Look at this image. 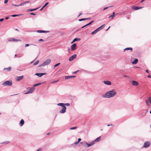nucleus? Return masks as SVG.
<instances>
[{"instance_id":"obj_1","label":"nucleus","mask_w":151,"mask_h":151,"mask_svg":"<svg viewBox=\"0 0 151 151\" xmlns=\"http://www.w3.org/2000/svg\"><path fill=\"white\" fill-rule=\"evenodd\" d=\"M116 94L114 90H112L107 92L106 94V96L107 98H110L115 96Z\"/></svg>"},{"instance_id":"obj_2","label":"nucleus","mask_w":151,"mask_h":151,"mask_svg":"<svg viewBox=\"0 0 151 151\" xmlns=\"http://www.w3.org/2000/svg\"><path fill=\"white\" fill-rule=\"evenodd\" d=\"M81 143L83 146L87 147H90L93 145V142H91L89 144H88L86 142H81Z\"/></svg>"},{"instance_id":"obj_3","label":"nucleus","mask_w":151,"mask_h":151,"mask_svg":"<svg viewBox=\"0 0 151 151\" xmlns=\"http://www.w3.org/2000/svg\"><path fill=\"white\" fill-rule=\"evenodd\" d=\"M51 60L48 59L45 60L43 63L41 64L39 66H44L45 65H48L51 62Z\"/></svg>"},{"instance_id":"obj_4","label":"nucleus","mask_w":151,"mask_h":151,"mask_svg":"<svg viewBox=\"0 0 151 151\" xmlns=\"http://www.w3.org/2000/svg\"><path fill=\"white\" fill-rule=\"evenodd\" d=\"M3 86H6L7 85L11 86L12 85V82L11 81H7L4 82L2 84Z\"/></svg>"},{"instance_id":"obj_5","label":"nucleus","mask_w":151,"mask_h":151,"mask_svg":"<svg viewBox=\"0 0 151 151\" xmlns=\"http://www.w3.org/2000/svg\"><path fill=\"white\" fill-rule=\"evenodd\" d=\"M150 144L151 143L150 142H146L144 144L143 147H147L150 146Z\"/></svg>"},{"instance_id":"obj_6","label":"nucleus","mask_w":151,"mask_h":151,"mask_svg":"<svg viewBox=\"0 0 151 151\" xmlns=\"http://www.w3.org/2000/svg\"><path fill=\"white\" fill-rule=\"evenodd\" d=\"M35 87H32L30 88V89H29V90L26 93H25V94H27L28 93H32L35 90Z\"/></svg>"},{"instance_id":"obj_7","label":"nucleus","mask_w":151,"mask_h":151,"mask_svg":"<svg viewBox=\"0 0 151 151\" xmlns=\"http://www.w3.org/2000/svg\"><path fill=\"white\" fill-rule=\"evenodd\" d=\"M62 109L60 111V112L61 113H64L66 111V106H63L62 107Z\"/></svg>"},{"instance_id":"obj_8","label":"nucleus","mask_w":151,"mask_h":151,"mask_svg":"<svg viewBox=\"0 0 151 151\" xmlns=\"http://www.w3.org/2000/svg\"><path fill=\"white\" fill-rule=\"evenodd\" d=\"M142 8H143V7H139L137 6H132V9L134 10H137L138 9H140Z\"/></svg>"},{"instance_id":"obj_9","label":"nucleus","mask_w":151,"mask_h":151,"mask_svg":"<svg viewBox=\"0 0 151 151\" xmlns=\"http://www.w3.org/2000/svg\"><path fill=\"white\" fill-rule=\"evenodd\" d=\"M131 83L132 85L133 86H137L139 84V83L135 81H132L131 82Z\"/></svg>"},{"instance_id":"obj_10","label":"nucleus","mask_w":151,"mask_h":151,"mask_svg":"<svg viewBox=\"0 0 151 151\" xmlns=\"http://www.w3.org/2000/svg\"><path fill=\"white\" fill-rule=\"evenodd\" d=\"M76 56L77 55L76 54H75L72 55L69 58V60L70 61H71L73 60L76 57Z\"/></svg>"},{"instance_id":"obj_11","label":"nucleus","mask_w":151,"mask_h":151,"mask_svg":"<svg viewBox=\"0 0 151 151\" xmlns=\"http://www.w3.org/2000/svg\"><path fill=\"white\" fill-rule=\"evenodd\" d=\"M76 44L75 43H74L71 46V49L72 50H75L76 49Z\"/></svg>"},{"instance_id":"obj_12","label":"nucleus","mask_w":151,"mask_h":151,"mask_svg":"<svg viewBox=\"0 0 151 151\" xmlns=\"http://www.w3.org/2000/svg\"><path fill=\"white\" fill-rule=\"evenodd\" d=\"M101 139V137L100 136L99 137L96 139L94 141H92V142H93V145L95 144V142H97L99 141Z\"/></svg>"},{"instance_id":"obj_13","label":"nucleus","mask_w":151,"mask_h":151,"mask_svg":"<svg viewBox=\"0 0 151 151\" xmlns=\"http://www.w3.org/2000/svg\"><path fill=\"white\" fill-rule=\"evenodd\" d=\"M104 83L108 85H111V82L109 81H103Z\"/></svg>"},{"instance_id":"obj_14","label":"nucleus","mask_w":151,"mask_h":151,"mask_svg":"<svg viewBox=\"0 0 151 151\" xmlns=\"http://www.w3.org/2000/svg\"><path fill=\"white\" fill-rule=\"evenodd\" d=\"M99 29H100L99 28H98L97 29H96L94 31H93L91 33V34L92 35H93L96 33L97 32H98V31H99V30H99Z\"/></svg>"},{"instance_id":"obj_15","label":"nucleus","mask_w":151,"mask_h":151,"mask_svg":"<svg viewBox=\"0 0 151 151\" xmlns=\"http://www.w3.org/2000/svg\"><path fill=\"white\" fill-rule=\"evenodd\" d=\"M24 78V76H18L17 77V81H19L21 80H22Z\"/></svg>"},{"instance_id":"obj_16","label":"nucleus","mask_w":151,"mask_h":151,"mask_svg":"<svg viewBox=\"0 0 151 151\" xmlns=\"http://www.w3.org/2000/svg\"><path fill=\"white\" fill-rule=\"evenodd\" d=\"M9 41H21V40L19 39H15L14 38H12L10 40H9Z\"/></svg>"},{"instance_id":"obj_17","label":"nucleus","mask_w":151,"mask_h":151,"mask_svg":"<svg viewBox=\"0 0 151 151\" xmlns=\"http://www.w3.org/2000/svg\"><path fill=\"white\" fill-rule=\"evenodd\" d=\"M45 74V73H37L35 74V75L39 77H41Z\"/></svg>"},{"instance_id":"obj_18","label":"nucleus","mask_w":151,"mask_h":151,"mask_svg":"<svg viewBox=\"0 0 151 151\" xmlns=\"http://www.w3.org/2000/svg\"><path fill=\"white\" fill-rule=\"evenodd\" d=\"M75 76H66L65 77V79H68L69 78H72L75 77Z\"/></svg>"},{"instance_id":"obj_19","label":"nucleus","mask_w":151,"mask_h":151,"mask_svg":"<svg viewBox=\"0 0 151 151\" xmlns=\"http://www.w3.org/2000/svg\"><path fill=\"white\" fill-rule=\"evenodd\" d=\"M133 49L132 47H127L124 50V52L126 50H130L131 52L132 51Z\"/></svg>"},{"instance_id":"obj_20","label":"nucleus","mask_w":151,"mask_h":151,"mask_svg":"<svg viewBox=\"0 0 151 151\" xmlns=\"http://www.w3.org/2000/svg\"><path fill=\"white\" fill-rule=\"evenodd\" d=\"M24 124V121L23 120V119H22L21 120L20 123H19L20 126H22V125H23Z\"/></svg>"},{"instance_id":"obj_21","label":"nucleus","mask_w":151,"mask_h":151,"mask_svg":"<svg viewBox=\"0 0 151 151\" xmlns=\"http://www.w3.org/2000/svg\"><path fill=\"white\" fill-rule=\"evenodd\" d=\"M114 14H115V12H113V13L111 15H110V16H109V18H111V19H113V18L114 17H115V15Z\"/></svg>"},{"instance_id":"obj_22","label":"nucleus","mask_w":151,"mask_h":151,"mask_svg":"<svg viewBox=\"0 0 151 151\" xmlns=\"http://www.w3.org/2000/svg\"><path fill=\"white\" fill-rule=\"evenodd\" d=\"M138 62V60L137 59H135L134 61H133L132 63L133 64H136Z\"/></svg>"},{"instance_id":"obj_23","label":"nucleus","mask_w":151,"mask_h":151,"mask_svg":"<svg viewBox=\"0 0 151 151\" xmlns=\"http://www.w3.org/2000/svg\"><path fill=\"white\" fill-rule=\"evenodd\" d=\"M11 67H9L8 68H5L4 70H7L8 71H10L11 70Z\"/></svg>"},{"instance_id":"obj_24","label":"nucleus","mask_w":151,"mask_h":151,"mask_svg":"<svg viewBox=\"0 0 151 151\" xmlns=\"http://www.w3.org/2000/svg\"><path fill=\"white\" fill-rule=\"evenodd\" d=\"M39 33H45L48 32V31H45L41 30H38L37 31Z\"/></svg>"},{"instance_id":"obj_25","label":"nucleus","mask_w":151,"mask_h":151,"mask_svg":"<svg viewBox=\"0 0 151 151\" xmlns=\"http://www.w3.org/2000/svg\"><path fill=\"white\" fill-rule=\"evenodd\" d=\"M93 22V21H92L91 22H90V23H88V24H86V25H84V26L82 27V28H83V27H84L86 26H88L90 24H91V23H92Z\"/></svg>"},{"instance_id":"obj_26","label":"nucleus","mask_w":151,"mask_h":151,"mask_svg":"<svg viewBox=\"0 0 151 151\" xmlns=\"http://www.w3.org/2000/svg\"><path fill=\"white\" fill-rule=\"evenodd\" d=\"M57 105L59 106H61L62 107H63V106H65V104L62 103H58Z\"/></svg>"},{"instance_id":"obj_27","label":"nucleus","mask_w":151,"mask_h":151,"mask_svg":"<svg viewBox=\"0 0 151 151\" xmlns=\"http://www.w3.org/2000/svg\"><path fill=\"white\" fill-rule=\"evenodd\" d=\"M89 19V18H83V19H79V21H83V20H86L88 19Z\"/></svg>"},{"instance_id":"obj_28","label":"nucleus","mask_w":151,"mask_h":151,"mask_svg":"<svg viewBox=\"0 0 151 151\" xmlns=\"http://www.w3.org/2000/svg\"><path fill=\"white\" fill-rule=\"evenodd\" d=\"M39 63V60H37L33 64L34 65H36L38 64Z\"/></svg>"},{"instance_id":"obj_29","label":"nucleus","mask_w":151,"mask_h":151,"mask_svg":"<svg viewBox=\"0 0 151 151\" xmlns=\"http://www.w3.org/2000/svg\"><path fill=\"white\" fill-rule=\"evenodd\" d=\"M149 101L148 100H145V102H146V105L147 106H150V104L149 103Z\"/></svg>"},{"instance_id":"obj_30","label":"nucleus","mask_w":151,"mask_h":151,"mask_svg":"<svg viewBox=\"0 0 151 151\" xmlns=\"http://www.w3.org/2000/svg\"><path fill=\"white\" fill-rule=\"evenodd\" d=\"M39 8V7H38L37 8H35V9H29V10L30 11H35V10H36L37 9H38Z\"/></svg>"},{"instance_id":"obj_31","label":"nucleus","mask_w":151,"mask_h":151,"mask_svg":"<svg viewBox=\"0 0 151 151\" xmlns=\"http://www.w3.org/2000/svg\"><path fill=\"white\" fill-rule=\"evenodd\" d=\"M12 4V5H13V6H21L22 5H23V4H19L18 5H16L14 4Z\"/></svg>"},{"instance_id":"obj_32","label":"nucleus","mask_w":151,"mask_h":151,"mask_svg":"<svg viewBox=\"0 0 151 151\" xmlns=\"http://www.w3.org/2000/svg\"><path fill=\"white\" fill-rule=\"evenodd\" d=\"M77 127H72L71 128H70V130H73V129H76L77 128Z\"/></svg>"},{"instance_id":"obj_33","label":"nucleus","mask_w":151,"mask_h":151,"mask_svg":"<svg viewBox=\"0 0 151 151\" xmlns=\"http://www.w3.org/2000/svg\"><path fill=\"white\" fill-rule=\"evenodd\" d=\"M41 84V83H37V84H36L35 85H34V87H35V86H38V85H40Z\"/></svg>"},{"instance_id":"obj_34","label":"nucleus","mask_w":151,"mask_h":151,"mask_svg":"<svg viewBox=\"0 0 151 151\" xmlns=\"http://www.w3.org/2000/svg\"><path fill=\"white\" fill-rule=\"evenodd\" d=\"M78 40H80V39H77V38H75V39L73 40V41L72 42H76V41H77Z\"/></svg>"},{"instance_id":"obj_35","label":"nucleus","mask_w":151,"mask_h":151,"mask_svg":"<svg viewBox=\"0 0 151 151\" xmlns=\"http://www.w3.org/2000/svg\"><path fill=\"white\" fill-rule=\"evenodd\" d=\"M9 143V141H6L4 142H2V143H1V144H8Z\"/></svg>"},{"instance_id":"obj_36","label":"nucleus","mask_w":151,"mask_h":151,"mask_svg":"<svg viewBox=\"0 0 151 151\" xmlns=\"http://www.w3.org/2000/svg\"><path fill=\"white\" fill-rule=\"evenodd\" d=\"M58 80H57V81H52V82H51V83H57L58 81Z\"/></svg>"},{"instance_id":"obj_37","label":"nucleus","mask_w":151,"mask_h":151,"mask_svg":"<svg viewBox=\"0 0 151 151\" xmlns=\"http://www.w3.org/2000/svg\"><path fill=\"white\" fill-rule=\"evenodd\" d=\"M60 63H58L55 65L54 66V67H55L57 66H58V65H60Z\"/></svg>"},{"instance_id":"obj_38","label":"nucleus","mask_w":151,"mask_h":151,"mask_svg":"<svg viewBox=\"0 0 151 151\" xmlns=\"http://www.w3.org/2000/svg\"><path fill=\"white\" fill-rule=\"evenodd\" d=\"M104 24H103L100 27H99V30H101L104 27Z\"/></svg>"},{"instance_id":"obj_39","label":"nucleus","mask_w":151,"mask_h":151,"mask_svg":"<svg viewBox=\"0 0 151 151\" xmlns=\"http://www.w3.org/2000/svg\"><path fill=\"white\" fill-rule=\"evenodd\" d=\"M148 101L151 104V97H150L148 98Z\"/></svg>"},{"instance_id":"obj_40","label":"nucleus","mask_w":151,"mask_h":151,"mask_svg":"<svg viewBox=\"0 0 151 151\" xmlns=\"http://www.w3.org/2000/svg\"><path fill=\"white\" fill-rule=\"evenodd\" d=\"M19 15H18V14H14V15H12V17H16V16H18Z\"/></svg>"},{"instance_id":"obj_41","label":"nucleus","mask_w":151,"mask_h":151,"mask_svg":"<svg viewBox=\"0 0 151 151\" xmlns=\"http://www.w3.org/2000/svg\"><path fill=\"white\" fill-rule=\"evenodd\" d=\"M48 2H47L43 6V8H44L45 6H46L48 4Z\"/></svg>"},{"instance_id":"obj_42","label":"nucleus","mask_w":151,"mask_h":151,"mask_svg":"<svg viewBox=\"0 0 151 151\" xmlns=\"http://www.w3.org/2000/svg\"><path fill=\"white\" fill-rule=\"evenodd\" d=\"M8 0H5L4 1V4H6V3H7V2H8Z\"/></svg>"},{"instance_id":"obj_43","label":"nucleus","mask_w":151,"mask_h":151,"mask_svg":"<svg viewBox=\"0 0 151 151\" xmlns=\"http://www.w3.org/2000/svg\"><path fill=\"white\" fill-rule=\"evenodd\" d=\"M29 45V44H26L25 45V47H28Z\"/></svg>"},{"instance_id":"obj_44","label":"nucleus","mask_w":151,"mask_h":151,"mask_svg":"<svg viewBox=\"0 0 151 151\" xmlns=\"http://www.w3.org/2000/svg\"><path fill=\"white\" fill-rule=\"evenodd\" d=\"M30 14L31 15H35L36 14H35L33 12H32V13H30Z\"/></svg>"},{"instance_id":"obj_45","label":"nucleus","mask_w":151,"mask_h":151,"mask_svg":"<svg viewBox=\"0 0 151 151\" xmlns=\"http://www.w3.org/2000/svg\"><path fill=\"white\" fill-rule=\"evenodd\" d=\"M147 77L149 78H151V75H148L147 76Z\"/></svg>"},{"instance_id":"obj_46","label":"nucleus","mask_w":151,"mask_h":151,"mask_svg":"<svg viewBox=\"0 0 151 151\" xmlns=\"http://www.w3.org/2000/svg\"><path fill=\"white\" fill-rule=\"evenodd\" d=\"M65 104L67 106H69L70 105V104L69 103H66Z\"/></svg>"},{"instance_id":"obj_47","label":"nucleus","mask_w":151,"mask_h":151,"mask_svg":"<svg viewBox=\"0 0 151 151\" xmlns=\"http://www.w3.org/2000/svg\"><path fill=\"white\" fill-rule=\"evenodd\" d=\"M78 141L79 142L81 140V139L80 138H79L78 139Z\"/></svg>"},{"instance_id":"obj_48","label":"nucleus","mask_w":151,"mask_h":151,"mask_svg":"<svg viewBox=\"0 0 151 151\" xmlns=\"http://www.w3.org/2000/svg\"><path fill=\"white\" fill-rule=\"evenodd\" d=\"M79 142L78 141L74 143L76 145Z\"/></svg>"},{"instance_id":"obj_49","label":"nucleus","mask_w":151,"mask_h":151,"mask_svg":"<svg viewBox=\"0 0 151 151\" xmlns=\"http://www.w3.org/2000/svg\"><path fill=\"white\" fill-rule=\"evenodd\" d=\"M4 20V19L3 18H1L0 19V22H2Z\"/></svg>"},{"instance_id":"obj_50","label":"nucleus","mask_w":151,"mask_h":151,"mask_svg":"<svg viewBox=\"0 0 151 151\" xmlns=\"http://www.w3.org/2000/svg\"><path fill=\"white\" fill-rule=\"evenodd\" d=\"M41 150H42L41 148H40L37 150L36 151H40Z\"/></svg>"},{"instance_id":"obj_51","label":"nucleus","mask_w":151,"mask_h":151,"mask_svg":"<svg viewBox=\"0 0 151 151\" xmlns=\"http://www.w3.org/2000/svg\"><path fill=\"white\" fill-rule=\"evenodd\" d=\"M39 41H43V40L42 39H40L39 40Z\"/></svg>"},{"instance_id":"obj_52","label":"nucleus","mask_w":151,"mask_h":151,"mask_svg":"<svg viewBox=\"0 0 151 151\" xmlns=\"http://www.w3.org/2000/svg\"><path fill=\"white\" fill-rule=\"evenodd\" d=\"M146 72L147 73H149V70H148L147 69L146 70Z\"/></svg>"},{"instance_id":"obj_53","label":"nucleus","mask_w":151,"mask_h":151,"mask_svg":"<svg viewBox=\"0 0 151 151\" xmlns=\"http://www.w3.org/2000/svg\"><path fill=\"white\" fill-rule=\"evenodd\" d=\"M108 8V7H106L104 8V9H103V10H105L107 9Z\"/></svg>"},{"instance_id":"obj_54","label":"nucleus","mask_w":151,"mask_h":151,"mask_svg":"<svg viewBox=\"0 0 151 151\" xmlns=\"http://www.w3.org/2000/svg\"><path fill=\"white\" fill-rule=\"evenodd\" d=\"M113 126V125L112 124H111L110 125V124L107 125L108 126Z\"/></svg>"},{"instance_id":"obj_55","label":"nucleus","mask_w":151,"mask_h":151,"mask_svg":"<svg viewBox=\"0 0 151 151\" xmlns=\"http://www.w3.org/2000/svg\"><path fill=\"white\" fill-rule=\"evenodd\" d=\"M78 71V70H77L76 71H75L73 73L74 74H75V73H77V72Z\"/></svg>"},{"instance_id":"obj_56","label":"nucleus","mask_w":151,"mask_h":151,"mask_svg":"<svg viewBox=\"0 0 151 151\" xmlns=\"http://www.w3.org/2000/svg\"><path fill=\"white\" fill-rule=\"evenodd\" d=\"M9 17H6L5 18L6 19H9Z\"/></svg>"},{"instance_id":"obj_57","label":"nucleus","mask_w":151,"mask_h":151,"mask_svg":"<svg viewBox=\"0 0 151 151\" xmlns=\"http://www.w3.org/2000/svg\"><path fill=\"white\" fill-rule=\"evenodd\" d=\"M15 30H16L17 31H19V30L18 29H17V28Z\"/></svg>"},{"instance_id":"obj_58","label":"nucleus","mask_w":151,"mask_h":151,"mask_svg":"<svg viewBox=\"0 0 151 151\" xmlns=\"http://www.w3.org/2000/svg\"><path fill=\"white\" fill-rule=\"evenodd\" d=\"M145 1V0H142L141 2V3H142L144 1Z\"/></svg>"},{"instance_id":"obj_59","label":"nucleus","mask_w":151,"mask_h":151,"mask_svg":"<svg viewBox=\"0 0 151 151\" xmlns=\"http://www.w3.org/2000/svg\"><path fill=\"white\" fill-rule=\"evenodd\" d=\"M44 8H43V7L40 9V11H42V9H43Z\"/></svg>"},{"instance_id":"obj_60","label":"nucleus","mask_w":151,"mask_h":151,"mask_svg":"<svg viewBox=\"0 0 151 151\" xmlns=\"http://www.w3.org/2000/svg\"><path fill=\"white\" fill-rule=\"evenodd\" d=\"M82 14V13H81L79 15V16H80Z\"/></svg>"},{"instance_id":"obj_61","label":"nucleus","mask_w":151,"mask_h":151,"mask_svg":"<svg viewBox=\"0 0 151 151\" xmlns=\"http://www.w3.org/2000/svg\"><path fill=\"white\" fill-rule=\"evenodd\" d=\"M47 135H48L50 134V133H47Z\"/></svg>"},{"instance_id":"obj_62","label":"nucleus","mask_w":151,"mask_h":151,"mask_svg":"<svg viewBox=\"0 0 151 151\" xmlns=\"http://www.w3.org/2000/svg\"><path fill=\"white\" fill-rule=\"evenodd\" d=\"M17 56V54H16L15 55V57H16Z\"/></svg>"},{"instance_id":"obj_63","label":"nucleus","mask_w":151,"mask_h":151,"mask_svg":"<svg viewBox=\"0 0 151 151\" xmlns=\"http://www.w3.org/2000/svg\"><path fill=\"white\" fill-rule=\"evenodd\" d=\"M27 3V2H24V3H23V4H25V3Z\"/></svg>"},{"instance_id":"obj_64","label":"nucleus","mask_w":151,"mask_h":151,"mask_svg":"<svg viewBox=\"0 0 151 151\" xmlns=\"http://www.w3.org/2000/svg\"><path fill=\"white\" fill-rule=\"evenodd\" d=\"M150 114H151V111H150Z\"/></svg>"}]
</instances>
